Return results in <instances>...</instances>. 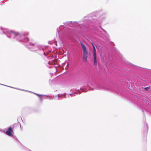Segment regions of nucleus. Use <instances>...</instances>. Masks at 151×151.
Here are the masks:
<instances>
[{"label": "nucleus", "mask_w": 151, "mask_h": 151, "mask_svg": "<svg viewBox=\"0 0 151 151\" xmlns=\"http://www.w3.org/2000/svg\"><path fill=\"white\" fill-rule=\"evenodd\" d=\"M13 128L12 129L11 127H9L8 128L7 130L5 132L6 134L11 137L13 136Z\"/></svg>", "instance_id": "nucleus-2"}, {"label": "nucleus", "mask_w": 151, "mask_h": 151, "mask_svg": "<svg viewBox=\"0 0 151 151\" xmlns=\"http://www.w3.org/2000/svg\"><path fill=\"white\" fill-rule=\"evenodd\" d=\"M93 55L94 57V65H97L96 50L94 46H93Z\"/></svg>", "instance_id": "nucleus-4"}, {"label": "nucleus", "mask_w": 151, "mask_h": 151, "mask_svg": "<svg viewBox=\"0 0 151 151\" xmlns=\"http://www.w3.org/2000/svg\"><path fill=\"white\" fill-rule=\"evenodd\" d=\"M92 45L93 46H94V45H93V44L92 43Z\"/></svg>", "instance_id": "nucleus-6"}, {"label": "nucleus", "mask_w": 151, "mask_h": 151, "mask_svg": "<svg viewBox=\"0 0 151 151\" xmlns=\"http://www.w3.org/2000/svg\"><path fill=\"white\" fill-rule=\"evenodd\" d=\"M149 87H145V88H144L145 90H147L149 88Z\"/></svg>", "instance_id": "nucleus-5"}, {"label": "nucleus", "mask_w": 151, "mask_h": 151, "mask_svg": "<svg viewBox=\"0 0 151 151\" xmlns=\"http://www.w3.org/2000/svg\"><path fill=\"white\" fill-rule=\"evenodd\" d=\"M93 55L94 57V65H97L96 50L94 46H93Z\"/></svg>", "instance_id": "nucleus-3"}, {"label": "nucleus", "mask_w": 151, "mask_h": 151, "mask_svg": "<svg viewBox=\"0 0 151 151\" xmlns=\"http://www.w3.org/2000/svg\"><path fill=\"white\" fill-rule=\"evenodd\" d=\"M80 43L82 49V53L83 54L82 60L83 62L86 63L88 57V52L86 47L81 42Z\"/></svg>", "instance_id": "nucleus-1"}]
</instances>
